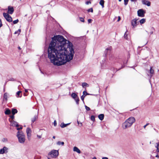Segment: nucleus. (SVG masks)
Segmentation results:
<instances>
[{"mask_svg": "<svg viewBox=\"0 0 159 159\" xmlns=\"http://www.w3.org/2000/svg\"><path fill=\"white\" fill-rule=\"evenodd\" d=\"M48 52L51 62L57 66L64 65L72 60L74 53L72 43L60 35L52 38Z\"/></svg>", "mask_w": 159, "mask_h": 159, "instance_id": "obj_1", "label": "nucleus"}, {"mask_svg": "<svg viewBox=\"0 0 159 159\" xmlns=\"http://www.w3.org/2000/svg\"><path fill=\"white\" fill-rule=\"evenodd\" d=\"M135 121V120L134 117L129 118L123 123L122 125V128L124 129H126L131 127Z\"/></svg>", "mask_w": 159, "mask_h": 159, "instance_id": "obj_2", "label": "nucleus"}, {"mask_svg": "<svg viewBox=\"0 0 159 159\" xmlns=\"http://www.w3.org/2000/svg\"><path fill=\"white\" fill-rule=\"evenodd\" d=\"M17 137L18 139L19 142L21 143H23L25 141V136L22 131H19L17 133Z\"/></svg>", "mask_w": 159, "mask_h": 159, "instance_id": "obj_3", "label": "nucleus"}, {"mask_svg": "<svg viewBox=\"0 0 159 159\" xmlns=\"http://www.w3.org/2000/svg\"><path fill=\"white\" fill-rule=\"evenodd\" d=\"M48 155H50L52 157L56 158L59 155L58 151L55 150H53L49 153Z\"/></svg>", "mask_w": 159, "mask_h": 159, "instance_id": "obj_4", "label": "nucleus"}, {"mask_svg": "<svg viewBox=\"0 0 159 159\" xmlns=\"http://www.w3.org/2000/svg\"><path fill=\"white\" fill-rule=\"evenodd\" d=\"M3 16L7 21L9 22L12 21L11 17L7 13L4 12L3 13Z\"/></svg>", "mask_w": 159, "mask_h": 159, "instance_id": "obj_5", "label": "nucleus"}, {"mask_svg": "<svg viewBox=\"0 0 159 159\" xmlns=\"http://www.w3.org/2000/svg\"><path fill=\"white\" fill-rule=\"evenodd\" d=\"M137 13L138 15L139 16L143 17L144 16V14L145 13V11L143 9H140L138 10Z\"/></svg>", "mask_w": 159, "mask_h": 159, "instance_id": "obj_6", "label": "nucleus"}, {"mask_svg": "<svg viewBox=\"0 0 159 159\" xmlns=\"http://www.w3.org/2000/svg\"><path fill=\"white\" fill-rule=\"evenodd\" d=\"M31 129L29 128H27L26 130V132L27 133L28 138L29 140H30L31 136Z\"/></svg>", "mask_w": 159, "mask_h": 159, "instance_id": "obj_7", "label": "nucleus"}, {"mask_svg": "<svg viewBox=\"0 0 159 159\" xmlns=\"http://www.w3.org/2000/svg\"><path fill=\"white\" fill-rule=\"evenodd\" d=\"M14 11V8L13 7L8 6V7L7 13L8 14H13Z\"/></svg>", "mask_w": 159, "mask_h": 159, "instance_id": "obj_8", "label": "nucleus"}, {"mask_svg": "<svg viewBox=\"0 0 159 159\" xmlns=\"http://www.w3.org/2000/svg\"><path fill=\"white\" fill-rule=\"evenodd\" d=\"M8 148L6 147H4L0 149V154H3L7 152Z\"/></svg>", "mask_w": 159, "mask_h": 159, "instance_id": "obj_9", "label": "nucleus"}, {"mask_svg": "<svg viewBox=\"0 0 159 159\" xmlns=\"http://www.w3.org/2000/svg\"><path fill=\"white\" fill-rule=\"evenodd\" d=\"M11 125L13 126H16L17 127L19 126V125L18 124V123L14 121L13 120H12L10 121Z\"/></svg>", "mask_w": 159, "mask_h": 159, "instance_id": "obj_10", "label": "nucleus"}, {"mask_svg": "<svg viewBox=\"0 0 159 159\" xmlns=\"http://www.w3.org/2000/svg\"><path fill=\"white\" fill-rule=\"evenodd\" d=\"M131 25L133 27H135L137 25V20L135 19L131 21Z\"/></svg>", "mask_w": 159, "mask_h": 159, "instance_id": "obj_11", "label": "nucleus"}, {"mask_svg": "<svg viewBox=\"0 0 159 159\" xmlns=\"http://www.w3.org/2000/svg\"><path fill=\"white\" fill-rule=\"evenodd\" d=\"M142 2L143 4L146 5L148 6H150V2L147 0H142Z\"/></svg>", "mask_w": 159, "mask_h": 159, "instance_id": "obj_12", "label": "nucleus"}, {"mask_svg": "<svg viewBox=\"0 0 159 159\" xmlns=\"http://www.w3.org/2000/svg\"><path fill=\"white\" fill-rule=\"evenodd\" d=\"M83 94L81 96V100L84 102V98L87 95H90L86 91H84L83 92Z\"/></svg>", "mask_w": 159, "mask_h": 159, "instance_id": "obj_13", "label": "nucleus"}, {"mask_svg": "<svg viewBox=\"0 0 159 159\" xmlns=\"http://www.w3.org/2000/svg\"><path fill=\"white\" fill-rule=\"evenodd\" d=\"M124 67V66H122L121 68L117 69V68H115L113 67H112L111 68V71H113V73H116L117 71L119 70H120L121 69L123 68Z\"/></svg>", "mask_w": 159, "mask_h": 159, "instance_id": "obj_14", "label": "nucleus"}, {"mask_svg": "<svg viewBox=\"0 0 159 159\" xmlns=\"http://www.w3.org/2000/svg\"><path fill=\"white\" fill-rule=\"evenodd\" d=\"M111 48L109 47L106 48L105 51V55L108 54L109 53L111 52Z\"/></svg>", "mask_w": 159, "mask_h": 159, "instance_id": "obj_15", "label": "nucleus"}, {"mask_svg": "<svg viewBox=\"0 0 159 159\" xmlns=\"http://www.w3.org/2000/svg\"><path fill=\"white\" fill-rule=\"evenodd\" d=\"M38 115H35L34 117L31 119L32 124L33 123L38 119Z\"/></svg>", "mask_w": 159, "mask_h": 159, "instance_id": "obj_16", "label": "nucleus"}, {"mask_svg": "<svg viewBox=\"0 0 159 159\" xmlns=\"http://www.w3.org/2000/svg\"><path fill=\"white\" fill-rule=\"evenodd\" d=\"M73 150L74 151L78 153H81V151L80 150L76 147H74Z\"/></svg>", "mask_w": 159, "mask_h": 159, "instance_id": "obj_17", "label": "nucleus"}, {"mask_svg": "<svg viewBox=\"0 0 159 159\" xmlns=\"http://www.w3.org/2000/svg\"><path fill=\"white\" fill-rule=\"evenodd\" d=\"M70 123L65 124L63 123H61V124L60 126L62 128H63L66 127L67 126L69 125Z\"/></svg>", "mask_w": 159, "mask_h": 159, "instance_id": "obj_18", "label": "nucleus"}, {"mask_svg": "<svg viewBox=\"0 0 159 159\" xmlns=\"http://www.w3.org/2000/svg\"><path fill=\"white\" fill-rule=\"evenodd\" d=\"M104 115L103 114H100L98 115V117L101 120H102L104 119Z\"/></svg>", "mask_w": 159, "mask_h": 159, "instance_id": "obj_19", "label": "nucleus"}, {"mask_svg": "<svg viewBox=\"0 0 159 159\" xmlns=\"http://www.w3.org/2000/svg\"><path fill=\"white\" fill-rule=\"evenodd\" d=\"M11 113V111L9 109H7L6 111H5V113L6 115H9Z\"/></svg>", "mask_w": 159, "mask_h": 159, "instance_id": "obj_20", "label": "nucleus"}, {"mask_svg": "<svg viewBox=\"0 0 159 159\" xmlns=\"http://www.w3.org/2000/svg\"><path fill=\"white\" fill-rule=\"evenodd\" d=\"M11 112L13 115H14L17 112V111L16 109L13 108L12 109Z\"/></svg>", "mask_w": 159, "mask_h": 159, "instance_id": "obj_21", "label": "nucleus"}, {"mask_svg": "<svg viewBox=\"0 0 159 159\" xmlns=\"http://www.w3.org/2000/svg\"><path fill=\"white\" fill-rule=\"evenodd\" d=\"M104 0H100L99 2L100 4L102 6V8L104 7Z\"/></svg>", "mask_w": 159, "mask_h": 159, "instance_id": "obj_22", "label": "nucleus"}, {"mask_svg": "<svg viewBox=\"0 0 159 159\" xmlns=\"http://www.w3.org/2000/svg\"><path fill=\"white\" fill-rule=\"evenodd\" d=\"M71 96L74 99H75V98H76V97H78V96L77 95V94L75 93H73L72 94Z\"/></svg>", "mask_w": 159, "mask_h": 159, "instance_id": "obj_23", "label": "nucleus"}, {"mask_svg": "<svg viewBox=\"0 0 159 159\" xmlns=\"http://www.w3.org/2000/svg\"><path fill=\"white\" fill-rule=\"evenodd\" d=\"M57 144L58 145H64V143L63 142H61L59 141L57 142Z\"/></svg>", "mask_w": 159, "mask_h": 159, "instance_id": "obj_24", "label": "nucleus"}, {"mask_svg": "<svg viewBox=\"0 0 159 159\" xmlns=\"http://www.w3.org/2000/svg\"><path fill=\"white\" fill-rule=\"evenodd\" d=\"M150 34H153V32L155 30L153 27H152L150 28Z\"/></svg>", "mask_w": 159, "mask_h": 159, "instance_id": "obj_25", "label": "nucleus"}, {"mask_svg": "<svg viewBox=\"0 0 159 159\" xmlns=\"http://www.w3.org/2000/svg\"><path fill=\"white\" fill-rule=\"evenodd\" d=\"M75 100L76 102V104L77 105H78L79 104V99L78 97H76V98H75Z\"/></svg>", "mask_w": 159, "mask_h": 159, "instance_id": "obj_26", "label": "nucleus"}, {"mask_svg": "<svg viewBox=\"0 0 159 159\" xmlns=\"http://www.w3.org/2000/svg\"><path fill=\"white\" fill-rule=\"evenodd\" d=\"M150 72L151 75L154 73V70L152 69V67H151L150 70Z\"/></svg>", "mask_w": 159, "mask_h": 159, "instance_id": "obj_27", "label": "nucleus"}, {"mask_svg": "<svg viewBox=\"0 0 159 159\" xmlns=\"http://www.w3.org/2000/svg\"><path fill=\"white\" fill-rule=\"evenodd\" d=\"M139 22L140 24H143L145 22V19H142L140 20Z\"/></svg>", "mask_w": 159, "mask_h": 159, "instance_id": "obj_28", "label": "nucleus"}, {"mask_svg": "<svg viewBox=\"0 0 159 159\" xmlns=\"http://www.w3.org/2000/svg\"><path fill=\"white\" fill-rule=\"evenodd\" d=\"M3 98L4 99H5L6 100H7V93H5L4 94Z\"/></svg>", "mask_w": 159, "mask_h": 159, "instance_id": "obj_29", "label": "nucleus"}, {"mask_svg": "<svg viewBox=\"0 0 159 159\" xmlns=\"http://www.w3.org/2000/svg\"><path fill=\"white\" fill-rule=\"evenodd\" d=\"M91 120L93 121H95V117L94 116L92 115L91 116Z\"/></svg>", "mask_w": 159, "mask_h": 159, "instance_id": "obj_30", "label": "nucleus"}, {"mask_svg": "<svg viewBox=\"0 0 159 159\" xmlns=\"http://www.w3.org/2000/svg\"><path fill=\"white\" fill-rule=\"evenodd\" d=\"M87 86H88V84L84 82L82 83V86L83 88L84 87H85Z\"/></svg>", "mask_w": 159, "mask_h": 159, "instance_id": "obj_31", "label": "nucleus"}, {"mask_svg": "<svg viewBox=\"0 0 159 159\" xmlns=\"http://www.w3.org/2000/svg\"><path fill=\"white\" fill-rule=\"evenodd\" d=\"M21 91H19L17 92L16 93V94L18 96L17 97H21V95L20 96V94L21 93Z\"/></svg>", "mask_w": 159, "mask_h": 159, "instance_id": "obj_32", "label": "nucleus"}, {"mask_svg": "<svg viewBox=\"0 0 159 159\" xmlns=\"http://www.w3.org/2000/svg\"><path fill=\"white\" fill-rule=\"evenodd\" d=\"M87 11H88V12H93V8H89V9L87 10Z\"/></svg>", "mask_w": 159, "mask_h": 159, "instance_id": "obj_33", "label": "nucleus"}, {"mask_svg": "<svg viewBox=\"0 0 159 159\" xmlns=\"http://www.w3.org/2000/svg\"><path fill=\"white\" fill-rule=\"evenodd\" d=\"M19 22V20L18 19H16V20H15L13 21V23L14 24H17Z\"/></svg>", "mask_w": 159, "mask_h": 159, "instance_id": "obj_34", "label": "nucleus"}, {"mask_svg": "<svg viewBox=\"0 0 159 159\" xmlns=\"http://www.w3.org/2000/svg\"><path fill=\"white\" fill-rule=\"evenodd\" d=\"M124 38L126 39H128V38L127 37V34H126V32H125V34H124Z\"/></svg>", "mask_w": 159, "mask_h": 159, "instance_id": "obj_35", "label": "nucleus"}, {"mask_svg": "<svg viewBox=\"0 0 159 159\" xmlns=\"http://www.w3.org/2000/svg\"><path fill=\"white\" fill-rule=\"evenodd\" d=\"M129 0H124V4L126 6Z\"/></svg>", "mask_w": 159, "mask_h": 159, "instance_id": "obj_36", "label": "nucleus"}, {"mask_svg": "<svg viewBox=\"0 0 159 159\" xmlns=\"http://www.w3.org/2000/svg\"><path fill=\"white\" fill-rule=\"evenodd\" d=\"M156 145L155 146V147L157 148V149L159 148V142L156 143Z\"/></svg>", "mask_w": 159, "mask_h": 159, "instance_id": "obj_37", "label": "nucleus"}, {"mask_svg": "<svg viewBox=\"0 0 159 159\" xmlns=\"http://www.w3.org/2000/svg\"><path fill=\"white\" fill-rule=\"evenodd\" d=\"M80 20L82 22H84V18L82 17H80Z\"/></svg>", "mask_w": 159, "mask_h": 159, "instance_id": "obj_38", "label": "nucleus"}, {"mask_svg": "<svg viewBox=\"0 0 159 159\" xmlns=\"http://www.w3.org/2000/svg\"><path fill=\"white\" fill-rule=\"evenodd\" d=\"M85 109L87 111H89L90 110V108L88 107L87 106H85Z\"/></svg>", "mask_w": 159, "mask_h": 159, "instance_id": "obj_39", "label": "nucleus"}, {"mask_svg": "<svg viewBox=\"0 0 159 159\" xmlns=\"http://www.w3.org/2000/svg\"><path fill=\"white\" fill-rule=\"evenodd\" d=\"M2 141L3 142H6L8 140H7V138H3L2 139Z\"/></svg>", "mask_w": 159, "mask_h": 159, "instance_id": "obj_40", "label": "nucleus"}, {"mask_svg": "<svg viewBox=\"0 0 159 159\" xmlns=\"http://www.w3.org/2000/svg\"><path fill=\"white\" fill-rule=\"evenodd\" d=\"M22 129V126H21L20 128H18V127L17 128V130H19L20 129Z\"/></svg>", "mask_w": 159, "mask_h": 159, "instance_id": "obj_41", "label": "nucleus"}, {"mask_svg": "<svg viewBox=\"0 0 159 159\" xmlns=\"http://www.w3.org/2000/svg\"><path fill=\"white\" fill-rule=\"evenodd\" d=\"M91 2L89 1H87L86 2H85V4H86V5H88L89 4H91Z\"/></svg>", "mask_w": 159, "mask_h": 159, "instance_id": "obj_42", "label": "nucleus"}, {"mask_svg": "<svg viewBox=\"0 0 159 159\" xmlns=\"http://www.w3.org/2000/svg\"><path fill=\"white\" fill-rule=\"evenodd\" d=\"M92 20L91 19H89L88 20V21L89 23H90L92 22Z\"/></svg>", "mask_w": 159, "mask_h": 159, "instance_id": "obj_43", "label": "nucleus"}, {"mask_svg": "<svg viewBox=\"0 0 159 159\" xmlns=\"http://www.w3.org/2000/svg\"><path fill=\"white\" fill-rule=\"evenodd\" d=\"M10 118L12 119V120H13L14 118V115H13V114H12V115H11L10 116Z\"/></svg>", "mask_w": 159, "mask_h": 159, "instance_id": "obj_44", "label": "nucleus"}, {"mask_svg": "<svg viewBox=\"0 0 159 159\" xmlns=\"http://www.w3.org/2000/svg\"><path fill=\"white\" fill-rule=\"evenodd\" d=\"M57 122H56V120H54V126H56L57 125Z\"/></svg>", "mask_w": 159, "mask_h": 159, "instance_id": "obj_45", "label": "nucleus"}, {"mask_svg": "<svg viewBox=\"0 0 159 159\" xmlns=\"http://www.w3.org/2000/svg\"><path fill=\"white\" fill-rule=\"evenodd\" d=\"M149 123H147L146 125H144L143 126L144 128H145V127L148 125H149Z\"/></svg>", "mask_w": 159, "mask_h": 159, "instance_id": "obj_46", "label": "nucleus"}, {"mask_svg": "<svg viewBox=\"0 0 159 159\" xmlns=\"http://www.w3.org/2000/svg\"><path fill=\"white\" fill-rule=\"evenodd\" d=\"M77 123H78V124H80L81 126L82 125V123L81 122L80 123L78 120H77Z\"/></svg>", "mask_w": 159, "mask_h": 159, "instance_id": "obj_47", "label": "nucleus"}, {"mask_svg": "<svg viewBox=\"0 0 159 159\" xmlns=\"http://www.w3.org/2000/svg\"><path fill=\"white\" fill-rule=\"evenodd\" d=\"M37 137L39 138V139H40L41 138V135H37Z\"/></svg>", "mask_w": 159, "mask_h": 159, "instance_id": "obj_48", "label": "nucleus"}, {"mask_svg": "<svg viewBox=\"0 0 159 159\" xmlns=\"http://www.w3.org/2000/svg\"><path fill=\"white\" fill-rule=\"evenodd\" d=\"M120 20V16H119L118 17V19L117 20V21H119Z\"/></svg>", "mask_w": 159, "mask_h": 159, "instance_id": "obj_49", "label": "nucleus"}, {"mask_svg": "<svg viewBox=\"0 0 159 159\" xmlns=\"http://www.w3.org/2000/svg\"><path fill=\"white\" fill-rule=\"evenodd\" d=\"M102 159H108L107 157H103L102 158Z\"/></svg>", "mask_w": 159, "mask_h": 159, "instance_id": "obj_50", "label": "nucleus"}, {"mask_svg": "<svg viewBox=\"0 0 159 159\" xmlns=\"http://www.w3.org/2000/svg\"><path fill=\"white\" fill-rule=\"evenodd\" d=\"M156 152L157 153H158V152H159V148L157 149V150H156Z\"/></svg>", "mask_w": 159, "mask_h": 159, "instance_id": "obj_51", "label": "nucleus"}, {"mask_svg": "<svg viewBox=\"0 0 159 159\" xmlns=\"http://www.w3.org/2000/svg\"><path fill=\"white\" fill-rule=\"evenodd\" d=\"M132 2H136L137 1V0H130Z\"/></svg>", "mask_w": 159, "mask_h": 159, "instance_id": "obj_52", "label": "nucleus"}, {"mask_svg": "<svg viewBox=\"0 0 159 159\" xmlns=\"http://www.w3.org/2000/svg\"><path fill=\"white\" fill-rule=\"evenodd\" d=\"M155 157H157V158H159V155H158V153L156 156Z\"/></svg>", "mask_w": 159, "mask_h": 159, "instance_id": "obj_53", "label": "nucleus"}, {"mask_svg": "<svg viewBox=\"0 0 159 159\" xmlns=\"http://www.w3.org/2000/svg\"><path fill=\"white\" fill-rule=\"evenodd\" d=\"M18 31L19 32V33H18V34H19L20 32H21L20 29H19Z\"/></svg>", "mask_w": 159, "mask_h": 159, "instance_id": "obj_54", "label": "nucleus"}, {"mask_svg": "<svg viewBox=\"0 0 159 159\" xmlns=\"http://www.w3.org/2000/svg\"><path fill=\"white\" fill-rule=\"evenodd\" d=\"M24 95L25 96H26L27 95V94L26 93H24Z\"/></svg>", "mask_w": 159, "mask_h": 159, "instance_id": "obj_55", "label": "nucleus"}, {"mask_svg": "<svg viewBox=\"0 0 159 159\" xmlns=\"http://www.w3.org/2000/svg\"><path fill=\"white\" fill-rule=\"evenodd\" d=\"M18 31H15V33H14V34H17V33H18Z\"/></svg>", "mask_w": 159, "mask_h": 159, "instance_id": "obj_56", "label": "nucleus"}, {"mask_svg": "<svg viewBox=\"0 0 159 159\" xmlns=\"http://www.w3.org/2000/svg\"><path fill=\"white\" fill-rule=\"evenodd\" d=\"M0 24H2L1 19H0Z\"/></svg>", "mask_w": 159, "mask_h": 159, "instance_id": "obj_57", "label": "nucleus"}, {"mask_svg": "<svg viewBox=\"0 0 159 159\" xmlns=\"http://www.w3.org/2000/svg\"><path fill=\"white\" fill-rule=\"evenodd\" d=\"M25 93H27L28 92V90L27 89H25Z\"/></svg>", "mask_w": 159, "mask_h": 159, "instance_id": "obj_58", "label": "nucleus"}, {"mask_svg": "<svg viewBox=\"0 0 159 159\" xmlns=\"http://www.w3.org/2000/svg\"><path fill=\"white\" fill-rule=\"evenodd\" d=\"M2 26V24H0V28Z\"/></svg>", "mask_w": 159, "mask_h": 159, "instance_id": "obj_59", "label": "nucleus"}, {"mask_svg": "<svg viewBox=\"0 0 159 159\" xmlns=\"http://www.w3.org/2000/svg\"><path fill=\"white\" fill-rule=\"evenodd\" d=\"M92 159H97L96 157H94Z\"/></svg>", "mask_w": 159, "mask_h": 159, "instance_id": "obj_60", "label": "nucleus"}, {"mask_svg": "<svg viewBox=\"0 0 159 159\" xmlns=\"http://www.w3.org/2000/svg\"><path fill=\"white\" fill-rule=\"evenodd\" d=\"M18 49L19 50H20V49H21V48H20V47H19H19H18Z\"/></svg>", "mask_w": 159, "mask_h": 159, "instance_id": "obj_61", "label": "nucleus"}, {"mask_svg": "<svg viewBox=\"0 0 159 159\" xmlns=\"http://www.w3.org/2000/svg\"><path fill=\"white\" fill-rule=\"evenodd\" d=\"M52 138H53V139H55V136H53Z\"/></svg>", "mask_w": 159, "mask_h": 159, "instance_id": "obj_62", "label": "nucleus"}, {"mask_svg": "<svg viewBox=\"0 0 159 159\" xmlns=\"http://www.w3.org/2000/svg\"><path fill=\"white\" fill-rule=\"evenodd\" d=\"M154 130H155L157 132H158V131H157L156 130L155 128H154Z\"/></svg>", "mask_w": 159, "mask_h": 159, "instance_id": "obj_63", "label": "nucleus"}, {"mask_svg": "<svg viewBox=\"0 0 159 159\" xmlns=\"http://www.w3.org/2000/svg\"><path fill=\"white\" fill-rule=\"evenodd\" d=\"M121 0H119V2H120V1H121Z\"/></svg>", "mask_w": 159, "mask_h": 159, "instance_id": "obj_64", "label": "nucleus"}]
</instances>
